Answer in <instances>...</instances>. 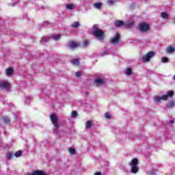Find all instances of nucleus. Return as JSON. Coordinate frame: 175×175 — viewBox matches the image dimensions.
Instances as JSON below:
<instances>
[{
	"instance_id": "nucleus-1",
	"label": "nucleus",
	"mask_w": 175,
	"mask_h": 175,
	"mask_svg": "<svg viewBox=\"0 0 175 175\" xmlns=\"http://www.w3.org/2000/svg\"><path fill=\"white\" fill-rule=\"evenodd\" d=\"M93 29V36H95V38H98L100 42H103V40H105V32L102 31V29L98 28V25H94Z\"/></svg>"
},
{
	"instance_id": "nucleus-2",
	"label": "nucleus",
	"mask_w": 175,
	"mask_h": 175,
	"mask_svg": "<svg viewBox=\"0 0 175 175\" xmlns=\"http://www.w3.org/2000/svg\"><path fill=\"white\" fill-rule=\"evenodd\" d=\"M129 165L131 166V172L133 173V174H136V173L139 172V167H137L139 160H137V159H133Z\"/></svg>"
},
{
	"instance_id": "nucleus-3",
	"label": "nucleus",
	"mask_w": 175,
	"mask_h": 175,
	"mask_svg": "<svg viewBox=\"0 0 175 175\" xmlns=\"http://www.w3.org/2000/svg\"><path fill=\"white\" fill-rule=\"evenodd\" d=\"M155 57V53L154 51H150L142 57V62H150L151 58Z\"/></svg>"
},
{
	"instance_id": "nucleus-4",
	"label": "nucleus",
	"mask_w": 175,
	"mask_h": 175,
	"mask_svg": "<svg viewBox=\"0 0 175 175\" xmlns=\"http://www.w3.org/2000/svg\"><path fill=\"white\" fill-rule=\"evenodd\" d=\"M50 120L54 126L55 128H59V124L58 123V117H57V115L55 113H51L50 115Z\"/></svg>"
},
{
	"instance_id": "nucleus-5",
	"label": "nucleus",
	"mask_w": 175,
	"mask_h": 175,
	"mask_svg": "<svg viewBox=\"0 0 175 175\" xmlns=\"http://www.w3.org/2000/svg\"><path fill=\"white\" fill-rule=\"evenodd\" d=\"M138 28L141 32H147L150 29V25L146 23H139Z\"/></svg>"
},
{
	"instance_id": "nucleus-6",
	"label": "nucleus",
	"mask_w": 175,
	"mask_h": 175,
	"mask_svg": "<svg viewBox=\"0 0 175 175\" xmlns=\"http://www.w3.org/2000/svg\"><path fill=\"white\" fill-rule=\"evenodd\" d=\"M120 39H121V36L120 35V33H116L115 37L111 38L109 40V43H111V44H117L120 43Z\"/></svg>"
},
{
	"instance_id": "nucleus-7",
	"label": "nucleus",
	"mask_w": 175,
	"mask_h": 175,
	"mask_svg": "<svg viewBox=\"0 0 175 175\" xmlns=\"http://www.w3.org/2000/svg\"><path fill=\"white\" fill-rule=\"evenodd\" d=\"M10 87V83L6 81H0V89L1 90H8Z\"/></svg>"
},
{
	"instance_id": "nucleus-8",
	"label": "nucleus",
	"mask_w": 175,
	"mask_h": 175,
	"mask_svg": "<svg viewBox=\"0 0 175 175\" xmlns=\"http://www.w3.org/2000/svg\"><path fill=\"white\" fill-rule=\"evenodd\" d=\"M174 96V92L170 90L167 92V94L163 95V100H167L169 98H172Z\"/></svg>"
},
{
	"instance_id": "nucleus-9",
	"label": "nucleus",
	"mask_w": 175,
	"mask_h": 175,
	"mask_svg": "<svg viewBox=\"0 0 175 175\" xmlns=\"http://www.w3.org/2000/svg\"><path fill=\"white\" fill-rule=\"evenodd\" d=\"M69 46L70 49H77V47H80V42L71 41L70 42Z\"/></svg>"
},
{
	"instance_id": "nucleus-10",
	"label": "nucleus",
	"mask_w": 175,
	"mask_h": 175,
	"mask_svg": "<svg viewBox=\"0 0 175 175\" xmlns=\"http://www.w3.org/2000/svg\"><path fill=\"white\" fill-rule=\"evenodd\" d=\"M114 24L115 27H124V25H125V22L122 21L116 20L115 21Z\"/></svg>"
},
{
	"instance_id": "nucleus-11",
	"label": "nucleus",
	"mask_w": 175,
	"mask_h": 175,
	"mask_svg": "<svg viewBox=\"0 0 175 175\" xmlns=\"http://www.w3.org/2000/svg\"><path fill=\"white\" fill-rule=\"evenodd\" d=\"M14 70L12 68H8L5 70L6 76H12L14 73Z\"/></svg>"
},
{
	"instance_id": "nucleus-12",
	"label": "nucleus",
	"mask_w": 175,
	"mask_h": 175,
	"mask_svg": "<svg viewBox=\"0 0 175 175\" xmlns=\"http://www.w3.org/2000/svg\"><path fill=\"white\" fill-rule=\"evenodd\" d=\"M175 106V103L174 100H170L167 105L166 107L168 109H172V107H174Z\"/></svg>"
},
{
	"instance_id": "nucleus-13",
	"label": "nucleus",
	"mask_w": 175,
	"mask_h": 175,
	"mask_svg": "<svg viewBox=\"0 0 175 175\" xmlns=\"http://www.w3.org/2000/svg\"><path fill=\"white\" fill-rule=\"evenodd\" d=\"M94 83L96 84H100V85H103L105 81H103V79L100 78H97L96 79H95Z\"/></svg>"
},
{
	"instance_id": "nucleus-14",
	"label": "nucleus",
	"mask_w": 175,
	"mask_h": 175,
	"mask_svg": "<svg viewBox=\"0 0 175 175\" xmlns=\"http://www.w3.org/2000/svg\"><path fill=\"white\" fill-rule=\"evenodd\" d=\"M85 128L87 129H89L90 128H92V120H88L85 124Z\"/></svg>"
},
{
	"instance_id": "nucleus-15",
	"label": "nucleus",
	"mask_w": 175,
	"mask_h": 175,
	"mask_svg": "<svg viewBox=\"0 0 175 175\" xmlns=\"http://www.w3.org/2000/svg\"><path fill=\"white\" fill-rule=\"evenodd\" d=\"M161 100H163V96H156V97L154 98V101L156 103H158L161 102Z\"/></svg>"
},
{
	"instance_id": "nucleus-16",
	"label": "nucleus",
	"mask_w": 175,
	"mask_h": 175,
	"mask_svg": "<svg viewBox=\"0 0 175 175\" xmlns=\"http://www.w3.org/2000/svg\"><path fill=\"white\" fill-rule=\"evenodd\" d=\"M94 8H95V9H98L99 10H100V9H102V3H94Z\"/></svg>"
},
{
	"instance_id": "nucleus-17",
	"label": "nucleus",
	"mask_w": 175,
	"mask_h": 175,
	"mask_svg": "<svg viewBox=\"0 0 175 175\" xmlns=\"http://www.w3.org/2000/svg\"><path fill=\"white\" fill-rule=\"evenodd\" d=\"M175 51V47L174 46H167L166 49L167 53H173Z\"/></svg>"
},
{
	"instance_id": "nucleus-18",
	"label": "nucleus",
	"mask_w": 175,
	"mask_h": 175,
	"mask_svg": "<svg viewBox=\"0 0 175 175\" xmlns=\"http://www.w3.org/2000/svg\"><path fill=\"white\" fill-rule=\"evenodd\" d=\"M161 17L162 18H164L165 20L169 19V14L167 12H161Z\"/></svg>"
},
{
	"instance_id": "nucleus-19",
	"label": "nucleus",
	"mask_w": 175,
	"mask_h": 175,
	"mask_svg": "<svg viewBox=\"0 0 175 175\" xmlns=\"http://www.w3.org/2000/svg\"><path fill=\"white\" fill-rule=\"evenodd\" d=\"M14 154L12 152H8L6 154V158L7 159H12V158H13V156Z\"/></svg>"
},
{
	"instance_id": "nucleus-20",
	"label": "nucleus",
	"mask_w": 175,
	"mask_h": 175,
	"mask_svg": "<svg viewBox=\"0 0 175 175\" xmlns=\"http://www.w3.org/2000/svg\"><path fill=\"white\" fill-rule=\"evenodd\" d=\"M72 64L73 65H76L77 66H79V64H80V60L77 59H75L72 60Z\"/></svg>"
},
{
	"instance_id": "nucleus-21",
	"label": "nucleus",
	"mask_w": 175,
	"mask_h": 175,
	"mask_svg": "<svg viewBox=\"0 0 175 175\" xmlns=\"http://www.w3.org/2000/svg\"><path fill=\"white\" fill-rule=\"evenodd\" d=\"M68 152L71 155H75V154H76V149L70 148L68 149Z\"/></svg>"
},
{
	"instance_id": "nucleus-22",
	"label": "nucleus",
	"mask_w": 175,
	"mask_h": 175,
	"mask_svg": "<svg viewBox=\"0 0 175 175\" xmlns=\"http://www.w3.org/2000/svg\"><path fill=\"white\" fill-rule=\"evenodd\" d=\"M14 155L16 158H18L21 157V155H23V152H21V150H18L17 152H15Z\"/></svg>"
},
{
	"instance_id": "nucleus-23",
	"label": "nucleus",
	"mask_w": 175,
	"mask_h": 175,
	"mask_svg": "<svg viewBox=\"0 0 175 175\" xmlns=\"http://www.w3.org/2000/svg\"><path fill=\"white\" fill-rule=\"evenodd\" d=\"M133 26V22H131L129 23L125 24L124 27H125V28H132V27Z\"/></svg>"
},
{
	"instance_id": "nucleus-24",
	"label": "nucleus",
	"mask_w": 175,
	"mask_h": 175,
	"mask_svg": "<svg viewBox=\"0 0 175 175\" xmlns=\"http://www.w3.org/2000/svg\"><path fill=\"white\" fill-rule=\"evenodd\" d=\"M2 118H3L5 124H9V122H10V120H9V118H8V117L3 116Z\"/></svg>"
},
{
	"instance_id": "nucleus-25",
	"label": "nucleus",
	"mask_w": 175,
	"mask_h": 175,
	"mask_svg": "<svg viewBox=\"0 0 175 175\" xmlns=\"http://www.w3.org/2000/svg\"><path fill=\"white\" fill-rule=\"evenodd\" d=\"M66 8L68 9L69 10H73V8H75V5L73 4H67L66 5Z\"/></svg>"
},
{
	"instance_id": "nucleus-26",
	"label": "nucleus",
	"mask_w": 175,
	"mask_h": 175,
	"mask_svg": "<svg viewBox=\"0 0 175 175\" xmlns=\"http://www.w3.org/2000/svg\"><path fill=\"white\" fill-rule=\"evenodd\" d=\"M72 27L73 28H79L80 27V23L79 22H75L72 25Z\"/></svg>"
},
{
	"instance_id": "nucleus-27",
	"label": "nucleus",
	"mask_w": 175,
	"mask_h": 175,
	"mask_svg": "<svg viewBox=\"0 0 175 175\" xmlns=\"http://www.w3.org/2000/svg\"><path fill=\"white\" fill-rule=\"evenodd\" d=\"M52 38L53 40H59V39H61V35L57 34L56 36H53Z\"/></svg>"
},
{
	"instance_id": "nucleus-28",
	"label": "nucleus",
	"mask_w": 175,
	"mask_h": 175,
	"mask_svg": "<svg viewBox=\"0 0 175 175\" xmlns=\"http://www.w3.org/2000/svg\"><path fill=\"white\" fill-rule=\"evenodd\" d=\"M126 75H127L128 76H130V75H132V69L126 68Z\"/></svg>"
},
{
	"instance_id": "nucleus-29",
	"label": "nucleus",
	"mask_w": 175,
	"mask_h": 175,
	"mask_svg": "<svg viewBox=\"0 0 175 175\" xmlns=\"http://www.w3.org/2000/svg\"><path fill=\"white\" fill-rule=\"evenodd\" d=\"M71 116H72V118H75L77 117V111H72L71 112Z\"/></svg>"
},
{
	"instance_id": "nucleus-30",
	"label": "nucleus",
	"mask_w": 175,
	"mask_h": 175,
	"mask_svg": "<svg viewBox=\"0 0 175 175\" xmlns=\"http://www.w3.org/2000/svg\"><path fill=\"white\" fill-rule=\"evenodd\" d=\"M89 44H90V41H89L88 40H85L83 41V46H88Z\"/></svg>"
},
{
	"instance_id": "nucleus-31",
	"label": "nucleus",
	"mask_w": 175,
	"mask_h": 175,
	"mask_svg": "<svg viewBox=\"0 0 175 175\" xmlns=\"http://www.w3.org/2000/svg\"><path fill=\"white\" fill-rule=\"evenodd\" d=\"M105 117L107 120H110V118H111V116H110V114L109 113V112H106L105 113Z\"/></svg>"
},
{
	"instance_id": "nucleus-32",
	"label": "nucleus",
	"mask_w": 175,
	"mask_h": 175,
	"mask_svg": "<svg viewBox=\"0 0 175 175\" xmlns=\"http://www.w3.org/2000/svg\"><path fill=\"white\" fill-rule=\"evenodd\" d=\"M162 62H169V59L167 57H162Z\"/></svg>"
},
{
	"instance_id": "nucleus-33",
	"label": "nucleus",
	"mask_w": 175,
	"mask_h": 175,
	"mask_svg": "<svg viewBox=\"0 0 175 175\" xmlns=\"http://www.w3.org/2000/svg\"><path fill=\"white\" fill-rule=\"evenodd\" d=\"M107 3L108 5H113L114 1H113V0H108V1H107Z\"/></svg>"
},
{
	"instance_id": "nucleus-34",
	"label": "nucleus",
	"mask_w": 175,
	"mask_h": 175,
	"mask_svg": "<svg viewBox=\"0 0 175 175\" xmlns=\"http://www.w3.org/2000/svg\"><path fill=\"white\" fill-rule=\"evenodd\" d=\"M47 40H49V38H47V37H43V38L41 39L40 42H47Z\"/></svg>"
},
{
	"instance_id": "nucleus-35",
	"label": "nucleus",
	"mask_w": 175,
	"mask_h": 175,
	"mask_svg": "<svg viewBox=\"0 0 175 175\" xmlns=\"http://www.w3.org/2000/svg\"><path fill=\"white\" fill-rule=\"evenodd\" d=\"M75 76L77 77H80V76H81V72L80 71H78L75 73Z\"/></svg>"
},
{
	"instance_id": "nucleus-36",
	"label": "nucleus",
	"mask_w": 175,
	"mask_h": 175,
	"mask_svg": "<svg viewBox=\"0 0 175 175\" xmlns=\"http://www.w3.org/2000/svg\"><path fill=\"white\" fill-rule=\"evenodd\" d=\"M94 175H102V174L100 172H96Z\"/></svg>"
},
{
	"instance_id": "nucleus-37",
	"label": "nucleus",
	"mask_w": 175,
	"mask_h": 175,
	"mask_svg": "<svg viewBox=\"0 0 175 175\" xmlns=\"http://www.w3.org/2000/svg\"><path fill=\"white\" fill-rule=\"evenodd\" d=\"M170 124H174V120H170Z\"/></svg>"
},
{
	"instance_id": "nucleus-38",
	"label": "nucleus",
	"mask_w": 175,
	"mask_h": 175,
	"mask_svg": "<svg viewBox=\"0 0 175 175\" xmlns=\"http://www.w3.org/2000/svg\"><path fill=\"white\" fill-rule=\"evenodd\" d=\"M103 54H106V51H105L103 52Z\"/></svg>"
},
{
	"instance_id": "nucleus-39",
	"label": "nucleus",
	"mask_w": 175,
	"mask_h": 175,
	"mask_svg": "<svg viewBox=\"0 0 175 175\" xmlns=\"http://www.w3.org/2000/svg\"><path fill=\"white\" fill-rule=\"evenodd\" d=\"M174 79L175 80V75H174Z\"/></svg>"
}]
</instances>
